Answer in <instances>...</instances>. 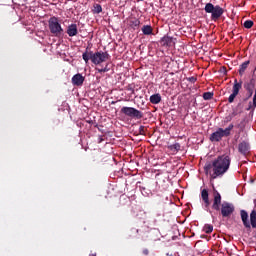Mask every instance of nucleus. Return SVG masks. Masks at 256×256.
I'll return each mask as SVG.
<instances>
[{
	"mask_svg": "<svg viewBox=\"0 0 256 256\" xmlns=\"http://www.w3.org/2000/svg\"><path fill=\"white\" fill-rule=\"evenodd\" d=\"M161 44L163 45V47H172V45H173V38H171L169 36H164L161 39Z\"/></svg>",
	"mask_w": 256,
	"mask_h": 256,
	"instance_id": "15",
	"label": "nucleus"
},
{
	"mask_svg": "<svg viewBox=\"0 0 256 256\" xmlns=\"http://www.w3.org/2000/svg\"><path fill=\"white\" fill-rule=\"evenodd\" d=\"M203 231L206 232L208 235L213 233V225L206 224L204 225Z\"/></svg>",
	"mask_w": 256,
	"mask_h": 256,
	"instance_id": "23",
	"label": "nucleus"
},
{
	"mask_svg": "<svg viewBox=\"0 0 256 256\" xmlns=\"http://www.w3.org/2000/svg\"><path fill=\"white\" fill-rule=\"evenodd\" d=\"M240 217L242 223L246 229H256V210H252L250 213V221H249V213L246 210H240Z\"/></svg>",
	"mask_w": 256,
	"mask_h": 256,
	"instance_id": "5",
	"label": "nucleus"
},
{
	"mask_svg": "<svg viewBox=\"0 0 256 256\" xmlns=\"http://www.w3.org/2000/svg\"><path fill=\"white\" fill-rule=\"evenodd\" d=\"M66 33L69 37H77L79 34V30L77 28V24H70L67 27Z\"/></svg>",
	"mask_w": 256,
	"mask_h": 256,
	"instance_id": "11",
	"label": "nucleus"
},
{
	"mask_svg": "<svg viewBox=\"0 0 256 256\" xmlns=\"http://www.w3.org/2000/svg\"><path fill=\"white\" fill-rule=\"evenodd\" d=\"M143 35H153V27L151 25H144L142 27Z\"/></svg>",
	"mask_w": 256,
	"mask_h": 256,
	"instance_id": "19",
	"label": "nucleus"
},
{
	"mask_svg": "<svg viewBox=\"0 0 256 256\" xmlns=\"http://www.w3.org/2000/svg\"><path fill=\"white\" fill-rule=\"evenodd\" d=\"M103 12V7L101 4H94L93 13L99 14Z\"/></svg>",
	"mask_w": 256,
	"mask_h": 256,
	"instance_id": "22",
	"label": "nucleus"
},
{
	"mask_svg": "<svg viewBox=\"0 0 256 256\" xmlns=\"http://www.w3.org/2000/svg\"><path fill=\"white\" fill-rule=\"evenodd\" d=\"M88 49L89 48H87L82 54V59L85 61V63H89V61H91L94 65H101V63H105V61H108V59L111 57L107 52H93L89 51Z\"/></svg>",
	"mask_w": 256,
	"mask_h": 256,
	"instance_id": "3",
	"label": "nucleus"
},
{
	"mask_svg": "<svg viewBox=\"0 0 256 256\" xmlns=\"http://www.w3.org/2000/svg\"><path fill=\"white\" fill-rule=\"evenodd\" d=\"M188 81H190V83H195V81H197V78L192 76L188 78Z\"/></svg>",
	"mask_w": 256,
	"mask_h": 256,
	"instance_id": "29",
	"label": "nucleus"
},
{
	"mask_svg": "<svg viewBox=\"0 0 256 256\" xmlns=\"http://www.w3.org/2000/svg\"><path fill=\"white\" fill-rule=\"evenodd\" d=\"M204 11L206 13H211V20L212 21H217L223 13H225V10L219 5H213L212 3H207L205 5Z\"/></svg>",
	"mask_w": 256,
	"mask_h": 256,
	"instance_id": "7",
	"label": "nucleus"
},
{
	"mask_svg": "<svg viewBox=\"0 0 256 256\" xmlns=\"http://www.w3.org/2000/svg\"><path fill=\"white\" fill-rule=\"evenodd\" d=\"M250 149L251 146L249 145V142L242 141L238 144V151L241 155H248Z\"/></svg>",
	"mask_w": 256,
	"mask_h": 256,
	"instance_id": "10",
	"label": "nucleus"
},
{
	"mask_svg": "<svg viewBox=\"0 0 256 256\" xmlns=\"http://www.w3.org/2000/svg\"><path fill=\"white\" fill-rule=\"evenodd\" d=\"M248 93V97H253V90H246Z\"/></svg>",
	"mask_w": 256,
	"mask_h": 256,
	"instance_id": "30",
	"label": "nucleus"
},
{
	"mask_svg": "<svg viewBox=\"0 0 256 256\" xmlns=\"http://www.w3.org/2000/svg\"><path fill=\"white\" fill-rule=\"evenodd\" d=\"M150 103H152V105H159V103H161V94L157 93V94L151 95Z\"/></svg>",
	"mask_w": 256,
	"mask_h": 256,
	"instance_id": "16",
	"label": "nucleus"
},
{
	"mask_svg": "<svg viewBox=\"0 0 256 256\" xmlns=\"http://www.w3.org/2000/svg\"><path fill=\"white\" fill-rule=\"evenodd\" d=\"M231 167V157L229 155L218 156L212 162H208L204 166V173L210 176V179L223 177Z\"/></svg>",
	"mask_w": 256,
	"mask_h": 256,
	"instance_id": "1",
	"label": "nucleus"
},
{
	"mask_svg": "<svg viewBox=\"0 0 256 256\" xmlns=\"http://www.w3.org/2000/svg\"><path fill=\"white\" fill-rule=\"evenodd\" d=\"M255 83H256V81H255L254 78L250 79L249 82H246V83L244 84V89H245L246 91H247V90H253V89H255Z\"/></svg>",
	"mask_w": 256,
	"mask_h": 256,
	"instance_id": "18",
	"label": "nucleus"
},
{
	"mask_svg": "<svg viewBox=\"0 0 256 256\" xmlns=\"http://www.w3.org/2000/svg\"><path fill=\"white\" fill-rule=\"evenodd\" d=\"M120 113L126 115V117H131L132 119H143V112L133 107L124 106L121 108Z\"/></svg>",
	"mask_w": 256,
	"mask_h": 256,
	"instance_id": "8",
	"label": "nucleus"
},
{
	"mask_svg": "<svg viewBox=\"0 0 256 256\" xmlns=\"http://www.w3.org/2000/svg\"><path fill=\"white\" fill-rule=\"evenodd\" d=\"M238 128L239 129H243V126H241V124L238 125Z\"/></svg>",
	"mask_w": 256,
	"mask_h": 256,
	"instance_id": "34",
	"label": "nucleus"
},
{
	"mask_svg": "<svg viewBox=\"0 0 256 256\" xmlns=\"http://www.w3.org/2000/svg\"><path fill=\"white\" fill-rule=\"evenodd\" d=\"M142 253H143V255H149V250H148V249H144V250L142 251Z\"/></svg>",
	"mask_w": 256,
	"mask_h": 256,
	"instance_id": "32",
	"label": "nucleus"
},
{
	"mask_svg": "<svg viewBox=\"0 0 256 256\" xmlns=\"http://www.w3.org/2000/svg\"><path fill=\"white\" fill-rule=\"evenodd\" d=\"M96 71H98V73H107L109 71V68L106 65L105 68H96Z\"/></svg>",
	"mask_w": 256,
	"mask_h": 256,
	"instance_id": "27",
	"label": "nucleus"
},
{
	"mask_svg": "<svg viewBox=\"0 0 256 256\" xmlns=\"http://www.w3.org/2000/svg\"><path fill=\"white\" fill-rule=\"evenodd\" d=\"M138 132L139 135H145V133H147V128L145 126H140Z\"/></svg>",
	"mask_w": 256,
	"mask_h": 256,
	"instance_id": "26",
	"label": "nucleus"
},
{
	"mask_svg": "<svg viewBox=\"0 0 256 256\" xmlns=\"http://www.w3.org/2000/svg\"><path fill=\"white\" fill-rule=\"evenodd\" d=\"M85 83V76H83L81 73H78L72 77V84L75 87H81Z\"/></svg>",
	"mask_w": 256,
	"mask_h": 256,
	"instance_id": "9",
	"label": "nucleus"
},
{
	"mask_svg": "<svg viewBox=\"0 0 256 256\" xmlns=\"http://www.w3.org/2000/svg\"><path fill=\"white\" fill-rule=\"evenodd\" d=\"M237 95L238 94H235V93L232 92V94L228 98V102L233 103V101H235V97H237Z\"/></svg>",
	"mask_w": 256,
	"mask_h": 256,
	"instance_id": "28",
	"label": "nucleus"
},
{
	"mask_svg": "<svg viewBox=\"0 0 256 256\" xmlns=\"http://www.w3.org/2000/svg\"><path fill=\"white\" fill-rule=\"evenodd\" d=\"M103 141H105V139L103 138V136H99V138H98V143H103Z\"/></svg>",
	"mask_w": 256,
	"mask_h": 256,
	"instance_id": "31",
	"label": "nucleus"
},
{
	"mask_svg": "<svg viewBox=\"0 0 256 256\" xmlns=\"http://www.w3.org/2000/svg\"><path fill=\"white\" fill-rule=\"evenodd\" d=\"M213 197L212 209L214 211H221L222 217H229L232 213H235V205L233 203L224 201L221 204L222 198L219 191L214 190Z\"/></svg>",
	"mask_w": 256,
	"mask_h": 256,
	"instance_id": "2",
	"label": "nucleus"
},
{
	"mask_svg": "<svg viewBox=\"0 0 256 256\" xmlns=\"http://www.w3.org/2000/svg\"><path fill=\"white\" fill-rule=\"evenodd\" d=\"M49 31L54 37H61L64 33L61 23H59V18L53 16L48 20Z\"/></svg>",
	"mask_w": 256,
	"mask_h": 256,
	"instance_id": "6",
	"label": "nucleus"
},
{
	"mask_svg": "<svg viewBox=\"0 0 256 256\" xmlns=\"http://www.w3.org/2000/svg\"><path fill=\"white\" fill-rule=\"evenodd\" d=\"M201 197H202V201L204 202L205 207H209V205H211V201H209V190L207 189H203L201 191Z\"/></svg>",
	"mask_w": 256,
	"mask_h": 256,
	"instance_id": "12",
	"label": "nucleus"
},
{
	"mask_svg": "<svg viewBox=\"0 0 256 256\" xmlns=\"http://www.w3.org/2000/svg\"><path fill=\"white\" fill-rule=\"evenodd\" d=\"M240 113H243V106L241 103H238L237 107L235 109H233L230 116H232V118L237 117V115H239Z\"/></svg>",
	"mask_w": 256,
	"mask_h": 256,
	"instance_id": "17",
	"label": "nucleus"
},
{
	"mask_svg": "<svg viewBox=\"0 0 256 256\" xmlns=\"http://www.w3.org/2000/svg\"><path fill=\"white\" fill-rule=\"evenodd\" d=\"M243 87V81H237V79L234 80V85L232 88V93L239 95V91H241V88Z\"/></svg>",
	"mask_w": 256,
	"mask_h": 256,
	"instance_id": "13",
	"label": "nucleus"
},
{
	"mask_svg": "<svg viewBox=\"0 0 256 256\" xmlns=\"http://www.w3.org/2000/svg\"><path fill=\"white\" fill-rule=\"evenodd\" d=\"M243 25L245 29H251V27L254 25V22L252 20H246Z\"/></svg>",
	"mask_w": 256,
	"mask_h": 256,
	"instance_id": "25",
	"label": "nucleus"
},
{
	"mask_svg": "<svg viewBox=\"0 0 256 256\" xmlns=\"http://www.w3.org/2000/svg\"><path fill=\"white\" fill-rule=\"evenodd\" d=\"M250 63H251V61L247 60L240 65V68L238 70L240 77H243V75H245V71H247V67H249Z\"/></svg>",
	"mask_w": 256,
	"mask_h": 256,
	"instance_id": "14",
	"label": "nucleus"
},
{
	"mask_svg": "<svg viewBox=\"0 0 256 256\" xmlns=\"http://www.w3.org/2000/svg\"><path fill=\"white\" fill-rule=\"evenodd\" d=\"M168 149L172 151V153H178L179 151H181V144L179 143L172 144L168 146Z\"/></svg>",
	"mask_w": 256,
	"mask_h": 256,
	"instance_id": "20",
	"label": "nucleus"
},
{
	"mask_svg": "<svg viewBox=\"0 0 256 256\" xmlns=\"http://www.w3.org/2000/svg\"><path fill=\"white\" fill-rule=\"evenodd\" d=\"M234 127H235V125L229 124V126L225 129L218 128L217 131H215L214 133H212L210 135L209 140L212 143H219V141H221V139H223V137H229L231 135V131H233Z\"/></svg>",
	"mask_w": 256,
	"mask_h": 256,
	"instance_id": "4",
	"label": "nucleus"
},
{
	"mask_svg": "<svg viewBox=\"0 0 256 256\" xmlns=\"http://www.w3.org/2000/svg\"><path fill=\"white\" fill-rule=\"evenodd\" d=\"M139 25H141V21H139V19H134L130 21V27L134 30L139 29Z\"/></svg>",
	"mask_w": 256,
	"mask_h": 256,
	"instance_id": "21",
	"label": "nucleus"
},
{
	"mask_svg": "<svg viewBox=\"0 0 256 256\" xmlns=\"http://www.w3.org/2000/svg\"><path fill=\"white\" fill-rule=\"evenodd\" d=\"M212 97H213V92H205L203 94L204 101H209V100H211Z\"/></svg>",
	"mask_w": 256,
	"mask_h": 256,
	"instance_id": "24",
	"label": "nucleus"
},
{
	"mask_svg": "<svg viewBox=\"0 0 256 256\" xmlns=\"http://www.w3.org/2000/svg\"><path fill=\"white\" fill-rule=\"evenodd\" d=\"M226 120L227 121H232L233 120V116H231V114H230L228 117H226Z\"/></svg>",
	"mask_w": 256,
	"mask_h": 256,
	"instance_id": "33",
	"label": "nucleus"
}]
</instances>
